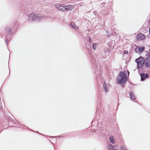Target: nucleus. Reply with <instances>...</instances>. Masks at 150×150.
<instances>
[{
    "instance_id": "f257e3e1",
    "label": "nucleus",
    "mask_w": 150,
    "mask_h": 150,
    "mask_svg": "<svg viewBox=\"0 0 150 150\" xmlns=\"http://www.w3.org/2000/svg\"><path fill=\"white\" fill-rule=\"evenodd\" d=\"M127 80L126 74L124 72H121L117 79V82L119 83H124Z\"/></svg>"
},
{
    "instance_id": "f03ea898",
    "label": "nucleus",
    "mask_w": 150,
    "mask_h": 150,
    "mask_svg": "<svg viewBox=\"0 0 150 150\" xmlns=\"http://www.w3.org/2000/svg\"><path fill=\"white\" fill-rule=\"evenodd\" d=\"M136 62L138 65V67L139 68H142L144 64V59L142 58H139L136 59Z\"/></svg>"
},
{
    "instance_id": "7ed1b4c3",
    "label": "nucleus",
    "mask_w": 150,
    "mask_h": 150,
    "mask_svg": "<svg viewBox=\"0 0 150 150\" xmlns=\"http://www.w3.org/2000/svg\"><path fill=\"white\" fill-rule=\"evenodd\" d=\"M145 38V36L142 33L139 34L136 37V39L138 40H144Z\"/></svg>"
},
{
    "instance_id": "20e7f679",
    "label": "nucleus",
    "mask_w": 150,
    "mask_h": 150,
    "mask_svg": "<svg viewBox=\"0 0 150 150\" xmlns=\"http://www.w3.org/2000/svg\"><path fill=\"white\" fill-rule=\"evenodd\" d=\"M145 63L146 67H150V56H148L146 58Z\"/></svg>"
},
{
    "instance_id": "39448f33",
    "label": "nucleus",
    "mask_w": 150,
    "mask_h": 150,
    "mask_svg": "<svg viewBox=\"0 0 150 150\" xmlns=\"http://www.w3.org/2000/svg\"><path fill=\"white\" fill-rule=\"evenodd\" d=\"M145 47H137L135 49V51L138 53H141L144 49Z\"/></svg>"
},
{
    "instance_id": "423d86ee",
    "label": "nucleus",
    "mask_w": 150,
    "mask_h": 150,
    "mask_svg": "<svg viewBox=\"0 0 150 150\" xmlns=\"http://www.w3.org/2000/svg\"><path fill=\"white\" fill-rule=\"evenodd\" d=\"M55 6L59 10H61L62 11H64V7L65 6V5L64 4L62 5L57 4Z\"/></svg>"
},
{
    "instance_id": "0eeeda50",
    "label": "nucleus",
    "mask_w": 150,
    "mask_h": 150,
    "mask_svg": "<svg viewBox=\"0 0 150 150\" xmlns=\"http://www.w3.org/2000/svg\"><path fill=\"white\" fill-rule=\"evenodd\" d=\"M37 14L36 15L33 13H32L29 16V18L33 21L36 20Z\"/></svg>"
},
{
    "instance_id": "6e6552de",
    "label": "nucleus",
    "mask_w": 150,
    "mask_h": 150,
    "mask_svg": "<svg viewBox=\"0 0 150 150\" xmlns=\"http://www.w3.org/2000/svg\"><path fill=\"white\" fill-rule=\"evenodd\" d=\"M64 10H72L73 8V6L72 5H65L64 7Z\"/></svg>"
},
{
    "instance_id": "1a4fd4ad",
    "label": "nucleus",
    "mask_w": 150,
    "mask_h": 150,
    "mask_svg": "<svg viewBox=\"0 0 150 150\" xmlns=\"http://www.w3.org/2000/svg\"><path fill=\"white\" fill-rule=\"evenodd\" d=\"M117 146H114L111 144H110L108 147V150H117Z\"/></svg>"
},
{
    "instance_id": "9d476101",
    "label": "nucleus",
    "mask_w": 150,
    "mask_h": 150,
    "mask_svg": "<svg viewBox=\"0 0 150 150\" xmlns=\"http://www.w3.org/2000/svg\"><path fill=\"white\" fill-rule=\"evenodd\" d=\"M141 80L143 81L145 78H148V76L147 74H145L144 73L142 74L141 75Z\"/></svg>"
},
{
    "instance_id": "9b49d317",
    "label": "nucleus",
    "mask_w": 150,
    "mask_h": 150,
    "mask_svg": "<svg viewBox=\"0 0 150 150\" xmlns=\"http://www.w3.org/2000/svg\"><path fill=\"white\" fill-rule=\"evenodd\" d=\"M130 95L131 100L134 102H136L137 100H136L135 96L134 94H130Z\"/></svg>"
},
{
    "instance_id": "f8f14e48",
    "label": "nucleus",
    "mask_w": 150,
    "mask_h": 150,
    "mask_svg": "<svg viewBox=\"0 0 150 150\" xmlns=\"http://www.w3.org/2000/svg\"><path fill=\"white\" fill-rule=\"evenodd\" d=\"M104 90L105 91H107L108 90V88L109 87V85L107 83H104Z\"/></svg>"
},
{
    "instance_id": "ddd939ff",
    "label": "nucleus",
    "mask_w": 150,
    "mask_h": 150,
    "mask_svg": "<svg viewBox=\"0 0 150 150\" xmlns=\"http://www.w3.org/2000/svg\"><path fill=\"white\" fill-rule=\"evenodd\" d=\"M70 26L75 29H76L78 28L77 26L75 25V24L73 22H72L71 23Z\"/></svg>"
},
{
    "instance_id": "4468645a",
    "label": "nucleus",
    "mask_w": 150,
    "mask_h": 150,
    "mask_svg": "<svg viewBox=\"0 0 150 150\" xmlns=\"http://www.w3.org/2000/svg\"><path fill=\"white\" fill-rule=\"evenodd\" d=\"M109 140L110 142L112 144H114L115 143V141L113 139V137L111 136L110 137Z\"/></svg>"
},
{
    "instance_id": "2eb2a0df",
    "label": "nucleus",
    "mask_w": 150,
    "mask_h": 150,
    "mask_svg": "<svg viewBox=\"0 0 150 150\" xmlns=\"http://www.w3.org/2000/svg\"><path fill=\"white\" fill-rule=\"evenodd\" d=\"M42 16L40 15V14H37V16L36 18V20L37 21H39L42 18Z\"/></svg>"
},
{
    "instance_id": "dca6fc26",
    "label": "nucleus",
    "mask_w": 150,
    "mask_h": 150,
    "mask_svg": "<svg viewBox=\"0 0 150 150\" xmlns=\"http://www.w3.org/2000/svg\"><path fill=\"white\" fill-rule=\"evenodd\" d=\"M97 44L96 43H94L93 44V47L94 50H95L96 49L97 47Z\"/></svg>"
},
{
    "instance_id": "f3484780",
    "label": "nucleus",
    "mask_w": 150,
    "mask_h": 150,
    "mask_svg": "<svg viewBox=\"0 0 150 150\" xmlns=\"http://www.w3.org/2000/svg\"><path fill=\"white\" fill-rule=\"evenodd\" d=\"M109 46L111 48H112V47H114L113 46V45H112L111 44H109Z\"/></svg>"
},
{
    "instance_id": "a211bd4d",
    "label": "nucleus",
    "mask_w": 150,
    "mask_h": 150,
    "mask_svg": "<svg viewBox=\"0 0 150 150\" xmlns=\"http://www.w3.org/2000/svg\"><path fill=\"white\" fill-rule=\"evenodd\" d=\"M128 52V51H124V53L125 54H127Z\"/></svg>"
},
{
    "instance_id": "6ab92c4d",
    "label": "nucleus",
    "mask_w": 150,
    "mask_h": 150,
    "mask_svg": "<svg viewBox=\"0 0 150 150\" xmlns=\"http://www.w3.org/2000/svg\"><path fill=\"white\" fill-rule=\"evenodd\" d=\"M122 150H127L124 147H123L122 148Z\"/></svg>"
},
{
    "instance_id": "aec40b11",
    "label": "nucleus",
    "mask_w": 150,
    "mask_h": 150,
    "mask_svg": "<svg viewBox=\"0 0 150 150\" xmlns=\"http://www.w3.org/2000/svg\"><path fill=\"white\" fill-rule=\"evenodd\" d=\"M149 56H150V50L149 51Z\"/></svg>"
},
{
    "instance_id": "412c9836",
    "label": "nucleus",
    "mask_w": 150,
    "mask_h": 150,
    "mask_svg": "<svg viewBox=\"0 0 150 150\" xmlns=\"http://www.w3.org/2000/svg\"><path fill=\"white\" fill-rule=\"evenodd\" d=\"M127 72H128V75H129V72L128 71Z\"/></svg>"
},
{
    "instance_id": "4be33fe9",
    "label": "nucleus",
    "mask_w": 150,
    "mask_h": 150,
    "mask_svg": "<svg viewBox=\"0 0 150 150\" xmlns=\"http://www.w3.org/2000/svg\"><path fill=\"white\" fill-rule=\"evenodd\" d=\"M90 40H91L89 39V41H91Z\"/></svg>"
}]
</instances>
